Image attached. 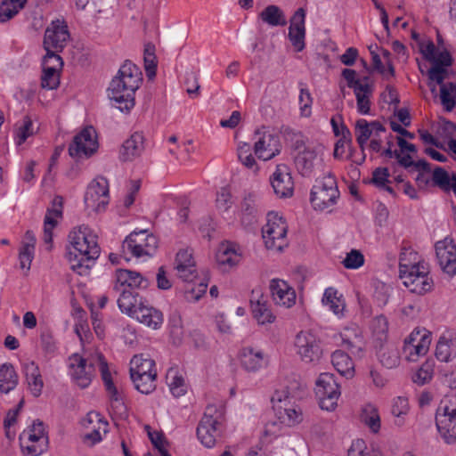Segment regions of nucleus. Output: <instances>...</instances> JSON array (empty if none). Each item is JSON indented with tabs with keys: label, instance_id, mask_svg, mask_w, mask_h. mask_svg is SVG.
Wrapping results in <instances>:
<instances>
[{
	"label": "nucleus",
	"instance_id": "1",
	"mask_svg": "<svg viewBox=\"0 0 456 456\" xmlns=\"http://www.w3.org/2000/svg\"><path fill=\"white\" fill-rule=\"evenodd\" d=\"M96 368L102 376L110 405L115 413L122 415L126 412L122 394L115 386L116 367L109 364L98 350L82 349L81 353H74L67 359V371L71 381L80 388H86L92 383Z\"/></svg>",
	"mask_w": 456,
	"mask_h": 456
},
{
	"label": "nucleus",
	"instance_id": "2",
	"mask_svg": "<svg viewBox=\"0 0 456 456\" xmlns=\"http://www.w3.org/2000/svg\"><path fill=\"white\" fill-rule=\"evenodd\" d=\"M100 256L98 235L87 224L73 227L68 234L66 258L71 270L86 275Z\"/></svg>",
	"mask_w": 456,
	"mask_h": 456
},
{
	"label": "nucleus",
	"instance_id": "3",
	"mask_svg": "<svg viewBox=\"0 0 456 456\" xmlns=\"http://www.w3.org/2000/svg\"><path fill=\"white\" fill-rule=\"evenodd\" d=\"M399 277L411 293L425 295L434 289L428 265L411 248H403L400 254Z\"/></svg>",
	"mask_w": 456,
	"mask_h": 456
},
{
	"label": "nucleus",
	"instance_id": "4",
	"mask_svg": "<svg viewBox=\"0 0 456 456\" xmlns=\"http://www.w3.org/2000/svg\"><path fill=\"white\" fill-rule=\"evenodd\" d=\"M142 81L140 69L131 61H126L111 80L108 92L110 101L122 112H129L135 104V92Z\"/></svg>",
	"mask_w": 456,
	"mask_h": 456
},
{
	"label": "nucleus",
	"instance_id": "5",
	"mask_svg": "<svg viewBox=\"0 0 456 456\" xmlns=\"http://www.w3.org/2000/svg\"><path fill=\"white\" fill-rule=\"evenodd\" d=\"M119 310L144 326L159 330L163 324V314L139 296L125 294L118 298Z\"/></svg>",
	"mask_w": 456,
	"mask_h": 456
},
{
	"label": "nucleus",
	"instance_id": "6",
	"mask_svg": "<svg viewBox=\"0 0 456 456\" xmlns=\"http://www.w3.org/2000/svg\"><path fill=\"white\" fill-rule=\"evenodd\" d=\"M261 237L266 250L282 253L289 245V224L285 216L277 211L266 214L265 224L261 228Z\"/></svg>",
	"mask_w": 456,
	"mask_h": 456
},
{
	"label": "nucleus",
	"instance_id": "7",
	"mask_svg": "<svg viewBox=\"0 0 456 456\" xmlns=\"http://www.w3.org/2000/svg\"><path fill=\"white\" fill-rule=\"evenodd\" d=\"M130 377L134 387L148 395L156 388L157 367L153 359L144 354L134 355L129 362Z\"/></svg>",
	"mask_w": 456,
	"mask_h": 456
},
{
	"label": "nucleus",
	"instance_id": "8",
	"mask_svg": "<svg viewBox=\"0 0 456 456\" xmlns=\"http://www.w3.org/2000/svg\"><path fill=\"white\" fill-rule=\"evenodd\" d=\"M335 176L328 175L316 180L310 193V203L315 211L331 212L339 199Z\"/></svg>",
	"mask_w": 456,
	"mask_h": 456
},
{
	"label": "nucleus",
	"instance_id": "9",
	"mask_svg": "<svg viewBox=\"0 0 456 456\" xmlns=\"http://www.w3.org/2000/svg\"><path fill=\"white\" fill-rule=\"evenodd\" d=\"M157 248V237L147 230L131 232L122 243L126 260H128L127 255L130 254L136 259L146 261L155 255Z\"/></svg>",
	"mask_w": 456,
	"mask_h": 456
},
{
	"label": "nucleus",
	"instance_id": "10",
	"mask_svg": "<svg viewBox=\"0 0 456 456\" xmlns=\"http://www.w3.org/2000/svg\"><path fill=\"white\" fill-rule=\"evenodd\" d=\"M436 426L444 443L456 444V394L446 395L441 401L436 412Z\"/></svg>",
	"mask_w": 456,
	"mask_h": 456
},
{
	"label": "nucleus",
	"instance_id": "11",
	"mask_svg": "<svg viewBox=\"0 0 456 456\" xmlns=\"http://www.w3.org/2000/svg\"><path fill=\"white\" fill-rule=\"evenodd\" d=\"M83 200L88 213L105 212L110 201L108 180L102 175L93 178L86 185Z\"/></svg>",
	"mask_w": 456,
	"mask_h": 456
},
{
	"label": "nucleus",
	"instance_id": "12",
	"mask_svg": "<svg viewBox=\"0 0 456 456\" xmlns=\"http://www.w3.org/2000/svg\"><path fill=\"white\" fill-rule=\"evenodd\" d=\"M348 87L352 88L356 99V110L361 115H370L373 83L368 77H359L354 69H346L342 72Z\"/></svg>",
	"mask_w": 456,
	"mask_h": 456
},
{
	"label": "nucleus",
	"instance_id": "13",
	"mask_svg": "<svg viewBox=\"0 0 456 456\" xmlns=\"http://www.w3.org/2000/svg\"><path fill=\"white\" fill-rule=\"evenodd\" d=\"M314 394L322 410L334 411L341 396V387L331 373H321L315 381Z\"/></svg>",
	"mask_w": 456,
	"mask_h": 456
},
{
	"label": "nucleus",
	"instance_id": "14",
	"mask_svg": "<svg viewBox=\"0 0 456 456\" xmlns=\"http://www.w3.org/2000/svg\"><path fill=\"white\" fill-rule=\"evenodd\" d=\"M272 407L275 417L284 426L293 427L303 419L301 409L292 401L287 390L274 392L272 396Z\"/></svg>",
	"mask_w": 456,
	"mask_h": 456
},
{
	"label": "nucleus",
	"instance_id": "15",
	"mask_svg": "<svg viewBox=\"0 0 456 456\" xmlns=\"http://www.w3.org/2000/svg\"><path fill=\"white\" fill-rule=\"evenodd\" d=\"M98 134L95 128L87 126L78 131L69 145V154L76 160H85L93 157L99 149Z\"/></svg>",
	"mask_w": 456,
	"mask_h": 456
},
{
	"label": "nucleus",
	"instance_id": "16",
	"mask_svg": "<svg viewBox=\"0 0 456 456\" xmlns=\"http://www.w3.org/2000/svg\"><path fill=\"white\" fill-rule=\"evenodd\" d=\"M234 362L244 372L256 374L268 368L270 357L262 348L247 345L238 349Z\"/></svg>",
	"mask_w": 456,
	"mask_h": 456
},
{
	"label": "nucleus",
	"instance_id": "17",
	"mask_svg": "<svg viewBox=\"0 0 456 456\" xmlns=\"http://www.w3.org/2000/svg\"><path fill=\"white\" fill-rule=\"evenodd\" d=\"M432 342V333L423 327L413 329L404 338L403 355L408 362H415L425 356Z\"/></svg>",
	"mask_w": 456,
	"mask_h": 456
},
{
	"label": "nucleus",
	"instance_id": "18",
	"mask_svg": "<svg viewBox=\"0 0 456 456\" xmlns=\"http://www.w3.org/2000/svg\"><path fill=\"white\" fill-rule=\"evenodd\" d=\"M293 347L296 354L305 363H316L322 356L321 341L311 330H303L294 338Z\"/></svg>",
	"mask_w": 456,
	"mask_h": 456
},
{
	"label": "nucleus",
	"instance_id": "19",
	"mask_svg": "<svg viewBox=\"0 0 456 456\" xmlns=\"http://www.w3.org/2000/svg\"><path fill=\"white\" fill-rule=\"evenodd\" d=\"M22 452L29 456H38L48 448V436L41 421H33L20 436Z\"/></svg>",
	"mask_w": 456,
	"mask_h": 456
},
{
	"label": "nucleus",
	"instance_id": "20",
	"mask_svg": "<svg viewBox=\"0 0 456 456\" xmlns=\"http://www.w3.org/2000/svg\"><path fill=\"white\" fill-rule=\"evenodd\" d=\"M354 134L356 141L362 150L370 141V149L372 151L379 152L382 149L383 139L386 138V130L378 121L368 122L360 118L355 123Z\"/></svg>",
	"mask_w": 456,
	"mask_h": 456
},
{
	"label": "nucleus",
	"instance_id": "21",
	"mask_svg": "<svg viewBox=\"0 0 456 456\" xmlns=\"http://www.w3.org/2000/svg\"><path fill=\"white\" fill-rule=\"evenodd\" d=\"M208 410L197 428V437L207 448H213L224 431L223 417L220 413H210Z\"/></svg>",
	"mask_w": 456,
	"mask_h": 456
},
{
	"label": "nucleus",
	"instance_id": "22",
	"mask_svg": "<svg viewBox=\"0 0 456 456\" xmlns=\"http://www.w3.org/2000/svg\"><path fill=\"white\" fill-rule=\"evenodd\" d=\"M80 424L85 430L84 441L90 445L102 442L109 432V422L98 411H89L81 419Z\"/></svg>",
	"mask_w": 456,
	"mask_h": 456
},
{
	"label": "nucleus",
	"instance_id": "23",
	"mask_svg": "<svg viewBox=\"0 0 456 456\" xmlns=\"http://www.w3.org/2000/svg\"><path fill=\"white\" fill-rule=\"evenodd\" d=\"M254 153L263 161H268L280 154L281 145L279 136L267 128L256 132L254 138Z\"/></svg>",
	"mask_w": 456,
	"mask_h": 456
},
{
	"label": "nucleus",
	"instance_id": "24",
	"mask_svg": "<svg viewBox=\"0 0 456 456\" xmlns=\"http://www.w3.org/2000/svg\"><path fill=\"white\" fill-rule=\"evenodd\" d=\"M41 87L45 90H55L61 83L63 61L58 53H46L42 59Z\"/></svg>",
	"mask_w": 456,
	"mask_h": 456
},
{
	"label": "nucleus",
	"instance_id": "25",
	"mask_svg": "<svg viewBox=\"0 0 456 456\" xmlns=\"http://www.w3.org/2000/svg\"><path fill=\"white\" fill-rule=\"evenodd\" d=\"M243 254V248L240 244L224 240L216 248L215 262L220 270L229 272L240 264Z\"/></svg>",
	"mask_w": 456,
	"mask_h": 456
},
{
	"label": "nucleus",
	"instance_id": "26",
	"mask_svg": "<svg viewBox=\"0 0 456 456\" xmlns=\"http://www.w3.org/2000/svg\"><path fill=\"white\" fill-rule=\"evenodd\" d=\"M324 146L312 144L298 153L295 159L297 170L302 175H310L314 171L321 169L323 163Z\"/></svg>",
	"mask_w": 456,
	"mask_h": 456
},
{
	"label": "nucleus",
	"instance_id": "27",
	"mask_svg": "<svg viewBox=\"0 0 456 456\" xmlns=\"http://www.w3.org/2000/svg\"><path fill=\"white\" fill-rule=\"evenodd\" d=\"M437 264L443 273L450 278L456 276V245L450 237L435 244Z\"/></svg>",
	"mask_w": 456,
	"mask_h": 456
},
{
	"label": "nucleus",
	"instance_id": "28",
	"mask_svg": "<svg viewBox=\"0 0 456 456\" xmlns=\"http://www.w3.org/2000/svg\"><path fill=\"white\" fill-rule=\"evenodd\" d=\"M334 339L338 346L347 349L355 357H362L365 343L358 326L352 324L343 327Z\"/></svg>",
	"mask_w": 456,
	"mask_h": 456
},
{
	"label": "nucleus",
	"instance_id": "29",
	"mask_svg": "<svg viewBox=\"0 0 456 456\" xmlns=\"http://www.w3.org/2000/svg\"><path fill=\"white\" fill-rule=\"evenodd\" d=\"M148 285L149 281L140 273L127 269H119L116 272L114 289L120 294L118 298H121L125 294L138 296V294H134L131 290L146 289Z\"/></svg>",
	"mask_w": 456,
	"mask_h": 456
},
{
	"label": "nucleus",
	"instance_id": "30",
	"mask_svg": "<svg viewBox=\"0 0 456 456\" xmlns=\"http://www.w3.org/2000/svg\"><path fill=\"white\" fill-rule=\"evenodd\" d=\"M69 38L67 25L63 20H53L47 27L44 37V48L46 53H58Z\"/></svg>",
	"mask_w": 456,
	"mask_h": 456
},
{
	"label": "nucleus",
	"instance_id": "31",
	"mask_svg": "<svg viewBox=\"0 0 456 456\" xmlns=\"http://www.w3.org/2000/svg\"><path fill=\"white\" fill-rule=\"evenodd\" d=\"M269 290L273 304L279 307L289 309L297 303V293L287 281L273 278L269 281Z\"/></svg>",
	"mask_w": 456,
	"mask_h": 456
},
{
	"label": "nucleus",
	"instance_id": "32",
	"mask_svg": "<svg viewBox=\"0 0 456 456\" xmlns=\"http://www.w3.org/2000/svg\"><path fill=\"white\" fill-rule=\"evenodd\" d=\"M174 270L176 277L183 282L191 283L199 276L196 261L191 249H180L175 258Z\"/></svg>",
	"mask_w": 456,
	"mask_h": 456
},
{
	"label": "nucleus",
	"instance_id": "33",
	"mask_svg": "<svg viewBox=\"0 0 456 456\" xmlns=\"http://www.w3.org/2000/svg\"><path fill=\"white\" fill-rule=\"evenodd\" d=\"M270 183L278 198L288 199L293 196L295 184L288 166L284 164L277 165L270 176Z\"/></svg>",
	"mask_w": 456,
	"mask_h": 456
},
{
	"label": "nucleus",
	"instance_id": "34",
	"mask_svg": "<svg viewBox=\"0 0 456 456\" xmlns=\"http://www.w3.org/2000/svg\"><path fill=\"white\" fill-rule=\"evenodd\" d=\"M63 198L55 196L50 207L46 210L44 221V240L49 245L48 249L51 248L53 241V230L62 219L63 215Z\"/></svg>",
	"mask_w": 456,
	"mask_h": 456
},
{
	"label": "nucleus",
	"instance_id": "35",
	"mask_svg": "<svg viewBox=\"0 0 456 456\" xmlns=\"http://www.w3.org/2000/svg\"><path fill=\"white\" fill-rule=\"evenodd\" d=\"M288 37L296 52H302L305 49V12L303 8L297 9L292 16Z\"/></svg>",
	"mask_w": 456,
	"mask_h": 456
},
{
	"label": "nucleus",
	"instance_id": "36",
	"mask_svg": "<svg viewBox=\"0 0 456 456\" xmlns=\"http://www.w3.org/2000/svg\"><path fill=\"white\" fill-rule=\"evenodd\" d=\"M250 311L258 326L266 328L275 323L277 320L275 313L263 295L250 300Z\"/></svg>",
	"mask_w": 456,
	"mask_h": 456
},
{
	"label": "nucleus",
	"instance_id": "37",
	"mask_svg": "<svg viewBox=\"0 0 456 456\" xmlns=\"http://www.w3.org/2000/svg\"><path fill=\"white\" fill-rule=\"evenodd\" d=\"M369 51L371 55L374 69L379 72L385 79L394 77L395 69L391 62L390 53L379 47L377 44L369 45Z\"/></svg>",
	"mask_w": 456,
	"mask_h": 456
},
{
	"label": "nucleus",
	"instance_id": "38",
	"mask_svg": "<svg viewBox=\"0 0 456 456\" xmlns=\"http://www.w3.org/2000/svg\"><path fill=\"white\" fill-rule=\"evenodd\" d=\"M322 305L337 318L342 319L346 316V303L344 295L335 287H328L324 289L322 297Z\"/></svg>",
	"mask_w": 456,
	"mask_h": 456
},
{
	"label": "nucleus",
	"instance_id": "39",
	"mask_svg": "<svg viewBox=\"0 0 456 456\" xmlns=\"http://www.w3.org/2000/svg\"><path fill=\"white\" fill-rule=\"evenodd\" d=\"M22 370L28 389L35 397H38L44 388V380L39 367L32 361L24 362Z\"/></svg>",
	"mask_w": 456,
	"mask_h": 456
},
{
	"label": "nucleus",
	"instance_id": "40",
	"mask_svg": "<svg viewBox=\"0 0 456 456\" xmlns=\"http://www.w3.org/2000/svg\"><path fill=\"white\" fill-rule=\"evenodd\" d=\"M419 50L422 56L434 64L450 66L452 59L449 53L444 50H438L434 43L428 39H423L418 43Z\"/></svg>",
	"mask_w": 456,
	"mask_h": 456
},
{
	"label": "nucleus",
	"instance_id": "41",
	"mask_svg": "<svg viewBox=\"0 0 456 456\" xmlns=\"http://www.w3.org/2000/svg\"><path fill=\"white\" fill-rule=\"evenodd\" d=\"M37 132V127L29 116H24L13 126L12 138L16 146H22L29 138Z\"/></svg>",
	"mask_w": 456,
	"mask_h": 456
},
{
	"label": "nucleus",
	"instance_id": "42",
	"mask_svg": "<svg viewBox=\"0 0 456 456\" xmlns=\"http://www.w3.org/2000/svg\"><path fill=\"white\" fill-rule=\"evenodd\" d=\"M144 138L141 133L133 134L122 144L119 158L123 161H130L141 155L143 151Z\"/></svg>",
	"mask_w": 456,
	"mask_h": 456
},
{
	"label": "nucleus",
	"instance_id": "43",
	"mask_svg": "<svg viewBox=\"0 0 456 456\" xmlns=\"http://www.w3.org/2000/svg\"><path fill=\"white\" fill-rule=\"evenodd\" d=\"M36 238L33 232H27L19 250L20 267L28 272L35 256Z\"/></svg>",
	"mask_w": 456,
	"mask_h": 456
},
{
	"label": "nucleus",
	"instance_id": "44",
	"mask_svg": "<svg viewBox=\"0 0 456 456\" xmlns=\"http://www.w3.org/2000/svg\"><path fill=\"white\" fill-rule=\"evenodd\" d=\"M331 362L335 370L343 377L352 379L355 369L352 358L343 350H335L331 354Z\"/></svg>",
	"mask_w": 456,
	"mask_h": 456
},
{
	"label": "nucleus",
	"instance_id": "45",
	"mask_svg": "<svg viewBox=\"0 0 456 456\" xmlns=\"http://www.w3.org/2000/svg\"><path fill=\"white\" fill-rule=\"evenodd\" d=\"M166 383L170 393L175 397H181L187 393L188 385L184 379L183 373L177 368H170L167 371Z\"/></svg>",
	"mask_w": 456,
	"mask_h": 456
},
{
	"label": "nucleus",
	"instance_id": "46",
	"mask_svg": "<svg viewBox=\"0 0 456 456\" xmlns=\"http://www.w3.org/2000/svg\"><path fill=\"white\" fill-rule=\"evenodd\" d=\"M360 419L372 433L377 434L379 432L381 419L379 408L376 404L372 403L363 404L361 410Z\"/></svg>",
	"mask_w": 456,
	"mask_h": 456
},
{
	"label": "nucleus",
	"instance_id": "47",
	"mask_svg": "<svg viewBox=\"0 0 456 456\" xmlns=\"http://www.w3.org/2000/svg\"><path fill=\"white\" fill-rule=\"evenodd\" d=\"M143 431L146 433L154 449L158 451L159 456H171L169 453V442L161 430L154 428L150 425H144Z\"/></svg>",
	"mask_w": 456,
	"mask_h": 456
},
{
	"label": "nucleus",
	"instance_id": "48",
	"mask_svg": "<svg viewBox=\"0 0 456 456\" xmlns=\"http://www.w3.org/2000/svg\"><path fill=\"white\" fill-rule=\"evenodd\" d=\"M406 136L400 135L397 137V144L399 146V151H395L400 165L404 167H410L414 165L413 155L416 152V147L414 144L406 141Z\"/></svg>",
	"mask_w": 456,
	"mask_h": 456
},
{
	"label": "nucleus",
	"instance_id": "49",
	"mask_svg": "<svg viewBox=\"0 0 456 456\" xmlns=\"http://www.w3.org/2000/svg\"><path fill=\"white\" fill-rule=\"evenodd\" d=\"M340 264L346 270H359L365 265L364 254L360 249L350 248L340 256Z\"/></svg>",
	"mask_w": 456,
	"mask_h": 456
},
{
	"label": "nucleus",
	"instance_id": "50",
	"mask_svg": "<svg viewBox=\"0 0 456 456\" xmlns=\"http://www.w3.org/2000/svg\"><path fill=\"white\" fill-rule=\"evenodd\" d=\"M28 0H2L0 4V23L15 17L26 5Z\"/></svg>",
	"mask_w": 456,
	"mask_h": 456
},
{
	"label": "nucleus",
	"instance_id": "51",
	"mask_svg": "<svg viewBox=\"0 0 456 456\" xmlns=\"http://www.w3.org/2000/svg\"><path fill=\"white\" fill-rule=\"evenodd\" d=\"M260 19L272 27L284 26L287 19L282 10L277 5H268L259 14Z\"/></svg>",
	"mask_w": 456,
	"mask_h": 456
},
{
	"label": "nucleus",
	"instance_id": "52",
	"mask_svg": "<svg viewBox=\"0 0 456 456\" xmlns=\"http://www.w3.org/2000/svg\"><path fill=\"white\" fill-rule=\"evenodd\" d=\"M18 384V376L12 364L4 363L0 366V392L8 393Z\"/></svg>",
	"mask_w": 456,
	"mask_h": 456
},
{
	"label": "nucleus",
	"instance_id": "53",
	"mask_svg": "<svg viewBox=\"0 0 456 456\" xmlns=\"http://www.w3.org/2000/svg\"><path fill=\"white\" fill-rule=\"evenodd\" d=\"M411 124V117L409 111L405 109H400L394 114V118L390 121L391 129L398 134L412 139L414 135L408 132L403 126Z\"/></svg>",
	"mask_w": 456,
	"mask_h": 456
},
{
	"label": "nucleus",
	"instance_id": "54",
	"mask_svg": "<svg viewBox=\"0 0 456 456\" xmlns=\"http://www.w3.org/2000/svg\"><path fill=\"white\" fill-rule=\"evenodd\" d=\"M432 183L445 191H452L456 194V175L451 176L448 172L438 167L432 173Z\"/></svg>",
	"mask_w": 456,
	"mask_h": 456
},
{
	"label": "nucleus",
	"instance_id": "55",
	"mask_svg": "<svg viewBox=\"0 0 456 456\" xmlns=\"http://www.w3.org/2000/svg\"><path fill=\"white\" fill-rule=\"evenodd\" d=\"M237 156L244 167L253 171L258 170V165L253 155L252 147L248 142H239L237 143Z\"/></svg>",
	"mask_w": 456,
	"mask_h": 456
},
{
	"label": "nucleus",
	"instance_id": "56",
	"mask_svg": "<svg viewBox=\"0 0 456 456\" xmlns=\"http://www.w3.org/2000/svg\"><path fill=\"white\" fill-rule=\"evenodd\" d=\"M440 101L447 111H452L456 105V84L446 83L440 86Z\"/></svg>",
	"mask_w": 456,
	"mask_h": 456
},
{
	"label": "nucleus",
	"instance_id": "57",
	"mask_svg": "<svg viewBox=\"0 0 456 456\" xmlns=\"http://www.w3.org/2000/svg\"><path fill=\"white\" fill-rule=\"evenodd\" d=\"M456 355L452 347V342L444 338H440L436 348V357L437 360L444 362H450Z\"/></svg>",
	"mask_w": 456,
	"mask_h": 456
},
{
	"label": "nucleus",
	"instance_id": "58",
	"mask_svg": "<svg viewBox=\"0 0 456 456\" xmlns=\"http://www.w3.org/2000/svg\"><path fill=\"white\" fill-rule=\"evenodd\" d=\"M442 64H434L428 71V86L433 94L436 93V86H442L445 78L446 70Z\"/></svg>",
	"mask_w": 456,
	"mask_h": 456
},
{
	"label": "nucleus",
	"instance_id": "59",
	"mask_svg": "<svg viewBox=\"0 0 456 456\" xmlns=\"http://www.w3.org/2000/svg\"><path fill=\"white\" fill-rule=\"evenodd\" d=\"M434 374L433 363L430 362H424L416 373L412 376V380L418 385H424L429 382Z\"/></svg>",
	"mask_w": 456,
	"mask_h": 456
},
{
	"label": "nucleus",
	"instance_id": "60",
	"mask_svg": "<svg viewBox=\"0 0 456 456\" xmlns=\"http://www.w3.org/2000/svg\"><path fill=\"white\" fill-rule=\"evenodd\" d=\"M232 195L228 188H222L216 194V207L219 213L228 211L232 206Z\"/></svg>",
	"mask_w": 456,
	"mask_h": 456
},
{
	"label": "nucleus",
	"instance_id": "61",
	"mask_svg": "<svg viewBox=\"0 0 456 456\" xmlns=\"http://www.w3.org/2000/svg\"><path fill=\"white\" fill-rule=\"evenodd\" d=\"M418 168H420L419 175L416 177V182L419 188H428L432 183V174L428 170V164L424 160H419L414 163Z\"/></svg>",
	"mask_w": 456,
	"mask_h": 456
},
{
	"label": "nucleus",
	"instance_id": "62",
	"mask_svg": "<svg viewBox=\"0 0 456 456\" xmlns=\"http://www.w3.org/2000/svg\"><path fill=\"white\" fill-rule=\"evenodd\" d=\"M215 329L221 334L230 335L232 333V327L227 316L224 313H216L212 317Z\"/></svg>",
	"mask_w": 456,
	"mask_h": 456
},
{
	"label": "nucleus",
	"instance_id": "63",
	"mask_svg": "<svg viewBox=\"0 0 456 456\" xmlns=\"http://www.w3.org/2000/svg\"><path fill=\"white\" fill-rule=\"evenodd\" d=\"M351 136L346 138H339L335 143L334 158L338 159H346L350 156L351 151Z\"/></svg>",
	"mask_w": 456,
	"mask_h": 456
},
{
	"label": "nucleus",
	"instance_id": "64",
	"mask_svg": "<svg viewBox=\"0 0 456 456\" xmlns=\"http://www.w3.org/2000/svg\"><path fill=\"white\" fill-rule=\"evenodd\" d=\"M348 456H377V454L367 448L363 440L356 439L351 444Z\"/></svg>",
	"mask_w": 456,
	"mask_h": 456
}]
</instances>
